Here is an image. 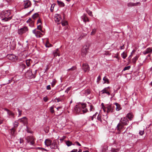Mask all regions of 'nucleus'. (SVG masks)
Masks as SVG:
<instances>
[{"mask_svg": "<svg viewBox=\"0 0 152 152\" xmlns=\"http://www.w3.org/2000/svg\"><path fill=\"white\" fill-rule=\"evenodd\" d=\"M96 29L95 28L93 29L92 31L91 32V35H94L96 33Z\"/></svg>", "mask_w": 152, "mask_h": 152, "instance_id": "40", "label": "nucleus"}, {"mask_svg": "<svg viewBox=\"0 0 152 152\" xmlns=\"http://www.w3.org/2000/svg\"><path fill=\"white\" fill-rule=\"evenodd\" d=\"M71 88V87H68L67 88L66 91H65V92L66 93H68L69 91L70 90Z\"/></svg>", "mask_w": 152, "mask_h": 152, "instance_id": "53", "label": "nucleus"}, {"mask_svg": "<svg viewBox=\"0 0 152 152\" xmlns=\"http://www.w3.org/2000/svg\"><path fill=\"white\" fill-rule=\"evenodd\" d=\"M138 56H136L134 58L132 59V61L135 64L138 58Z\"/></svg>", "mask_w": 152, "mask_h": 152, "instance_id": "28", "label": "nucleus"}, {"mask_svg": "<svg viewBox=\"0 0 152 152\" xmlns=\"http://www.w3.org/2000/svg\"><path fill=\"white\" fill-rule=\"evenodd\" d=\"M56 83V81L55 79H53L51 83V85L52 87H53Z\"/></svg>", "mask_w": 152, "mask_h": 152, "instance_id": "43", "label": "nucleus"}, {"mask_svg": "<svg viewBox=\"0 0 152 152\" xmlns=\"http://www.w3.org/2000/svg\"><path fill=\"white\" fill-rule=\"evenodd\" d=\"M101 80V76L99 75L97 79V83L98 84L99 83V81Z\"/></svg>", "mask_w": 152, "mask_h": 152, "instance_id": "51", "label": "nucleus"}, {"mask_svg": "<svg viewBox=\"0 0 152 152\" xmlns=\"http://www.w3.org/2000/svg\"><path fill=\"white\" fill-rule=\"evenodd\" d=\"M86 12L90 16H93V15L92 14V12L91 11L88 10V9H87L86 10Z\"/></svg>", "mask_w": 152, "mask_h": 152, "instance_id": "32", "label": "nucleus"}, {"mask_svg": "<svg viewBox=\"0 0 152 152\" xmlns=\"http://www.w3.org/2000/svg\"><path fill=\"white\" fill-rule=\"evenodd\" d=\"M93 107L92 105H91L90 106V111H93Z\"/></svg>", "mask_w": 152, "mask_h": 152, "instance_id": "56", "label": "nucleus"}, {"mask_svg": "<svg viewBox=\"0 0 152 152\" xmlns=\"http://www.w3.org/2000/svg\"><path fill=\"white\" fill-rule=\"evenodd\" d=\"M152 51V49L151 48H149L146 49L144 51L143 53L144 55H146L149 53L151 52Z\"/></svg>", "mask_w": 152, "mask_h": 152, "instance_id": "20", "label": "nucleus"}, {"mask_svg": "<svg viewBox=\"0 0 152 152\" xmlns=\"http://www.w3.org/2000/svg\"><path fill=\"white\" fill-rule=\"evenodd\" d=\"M109 88V87L105 88L103 89L100 92V94H107L109 96L110 95V93L109 91L108 88Z\"/></svg>", "mask_w": 152, "mask_h": 152, "instance_id": "13", "label": "nucleus"}, {"mask_svg": "<svg viewBox=\"0 0 152 152\" xmlns=\"http://www.w3.org/2000/svg\"><path fill=\"white\" fill-rule=\"evenodd\" d=\"M46 89L48 90H50L51 89L50 86V85H48L46 87Z\"/></svg>", "mask_w": 152, "mask_h": 152, "instance_id": "59", "label": "nucleus"}, {"mask_svg": "<svg viewBox=\"0 0 152 152\" xmlns=\"http://www.w3.org/2000/svg\"><path fill=\"white\" fill-rule=\"evenodd\" d=\"M11 12L10 10H7L2 11L1 12L0 16L3 21H8L12 19V15L11 14Z\"/></svg>", "mask_w": 152, "mask_h": 152, "instance_id": "3", "label": "nucleus"}, {"mask_svg": "<svg viewBox=\"0 0 152 152\" xmlns=\"http://www.w3.org/2000/svg\"><path fill=\"white\" fill-rule=\"evenodd\" d=\"M131 68V66H128L126 67H125L123 69L122 71H125L126 70H128L130 69Z\"/></svg>", "mask_w": 152, "mask_h": 152, "instance_id": "34", "label": "nucleus"}, {"mask_svg": "<svg viewBox=\"0 0 152 152\" xmlns=\"http://www.w3.org/2000/svg\"><path fill=\"white\" fill-rule=\"evenodd\" d=\"M53 109L54 108L53 106H51L50 107V112L52 113H54V111Z\"/></svg>", "mask_w": 152, "mask_h": 152, "instance_id": "41", "label": "nucleus"}, {"mask_svg": "<svg viewBox=\"0 0 152 152\" xmlns=\"http://www.w3.org/2000/svg\"><path fill=\"white\" fill-rule=\"evenodd\" d=\"M88 50V48L86 46H84L82 50L81 55L84 57L86 55L87 53Z\"/></svg>", "mask_w": 152, "mask_h": 152, "instance_id": "10", "label": "nucleus"}, {"mask_svg": "<svg viewBox=\"0 0 152 152\" xmlns=\"http://www.w3.org/2000/svg\"><path fill=\"white\" fill-rule=\"evenodd\" d=\"M114 104L116 106V110L117 111H119L121 109L120 105L118 103H114Z\"/></svg>", "mask_w": 152, "mask_h": 152, "instance_id": "22", "label": "nucleus"}, {"mask_svg": "<svg viewBox=\"0 0 152 152\" xmlns=\"http://www.w3.org/2000/svg\"><path fill=\"white\" fill-rule=\"evenodd\" d=\"M56 99L57 100V102H64L63 99H62L61 98H56Z\"/></svg>", "mask_w": 152, "mask_h": 152, "instance_id": "38", "label": "nucleus"}, {"mask_svg": "<svg viewBox=\"0 0 152 152\" xmlns=\"http://www.w3.org/2000/svg\"><path fill=\"white\" fill-rule=\"evenodd\" d=\"M96 114H95L93 115L92 117H91V120H93L94 118H95L96 117Z\"/></svg>", "mask_w": 152, "mask_h": 152, "instance_id": "60", "label": "nucleus"}, {"mask_svg": "<svg viewBox=\"0 0 152 152\" xmlns=\"http://www.w3.org/2000/svg\"><path fill=\"white\" fill-rule=\"evenodd\" d=\"M38 13H36L32 15V18L33 19H35L36 18L38 17Z\"/></svg>", "mask_w": 152, "mask_h": 152, "instance_id": "30", "label": "nucleus"}, {"mask_svg": "<svg viewBox=\"0 0 152 152\" xmlns=\"http://www.w3.org/2000/svg\"><path fill=\"white\" fill-rule=\"evenodd\" d=\"M83 17V20L84 22H86L87 21L88 22L89 21L88 18L86 15H84Z\"/></svg>", "mask_w": 152, "mask_h": 152, "instance_id": "27", "label": "nucleus"}, {"mask_svg": "<svg viewBox=\"0 0 152 152\" xmlns=\"http://www.w3.org/2000/svg\"><path fill=\"white\" fill-rule=\"evenodd\" d=\"M37 24L38 25H39V24L41 25L42 24V23L41 20L40 18H39L38 20L37 21Z\"/></svg>", "mask_w": 152, "mask_h": 152, "instance_id": "49", "label": "nucleus"}, {"mask_svg": "<svg viewBox=\"0 0 152 152\" xmlns=\"http://www.w3.org/2000/svg\"><path fill=\"white\" fill-rule=\"evenodd\" d=\"M66 144L68 146H69L73 145L72 142L69 140L66 141Z\"/></svg>", "mask_w": 152, "mask_h": 152, "instance_id": "29", "label": "nucleus"}, {"mask_svg": "<svg viewBox=\"0 0 152 152\" xmlns=\"http://www.w3.org/2000/svg\"><path fill=\"white\" fill-rule=\"evenodd\" d=\"M18 117H20L21 115L22 111L20 110L18 108Z\"/></svg>", "mask_w": 152, "mask_h": 152, "instance_id": "47", "label": "nucleus"}, {"mask_svg": "<svg viewBox=\"0 0 152 152\" xmlns=\"http://www.w3.org/2000/svg\"><path fill=\"white\" fill-rule=\"evenodd\" d=\"M111 151L113 152H117L118 151H119V150L118 149H115V148H112L111 150Z\"/></svg>", "mask_w": 152, "mask_h": 152, "instance_id": "54", "label": "nucleus"}, {"mask_svg": "<svg viewBox=\"0 0 152 152\" xmlns=\"http://www.w3.org/2000/svg\"><path fill=\"white\" fill-rule=\"evenodd\" d=\"M11 130V134L13 136H15V132L16 129L14 128H12V129H10Z\"/></svg>", "mask_w": 152, "mask_h": 152, "instance_id": "23", "label": "nucleus"}, {"mask_svg": "<svg viewBox=\"0 0 152 152\" xmlns=\"http://www.w3.org/2000/svg\"><path fill=\"white\" fill-rule=\"evenodd\" d=\"M45 46L46 47H50L52 46V45L50 44L48 42H46V44L45 45Z\"/></svg>", "mask_w": 152, "mask_h": 152, "instance_id": "42", "label": "nucleus"}, {"mask_svg": "<svg viewBox=\"0 0 152 152\" xmlns=\"http://www.w3.org/2000/svg\"><path fill=\"white\" fill-rule=\"evenodd\" d=\"M76 69V67L75 66H73L71 68L67 70V71L68 72H69L70 70L71 71H73L75 69Z\"/></svg>", "mask_w": 152, "mask_h": 152, "instance_id": "36", "label": "nucleus"}, {"mask_svg": "<svg viewBox=\"0 0 152 152\" xmlns=\"http://www.w3.org/2000/svg\"><path fill=\"white\" fill-rule=\"evenodd\" d=\"M25 76L29 79L34 78L35 77V75L33 74L31 70H28L25 74Z\"/></svg>", "mask_w": 152, "mask_h": 152, "instance_id": "7", "label": "nucleus"}, {"mask_svg": "<svg viewBox=\"0 0 152 152\" xmlns=\"http://www.w3.org/2000/svg\"><path fill=\"white\" fill-rule=\"evenodd\" d=\"M126 117L128 118V119L131 120L133 117V115L132 113H129L127 114Z\"/></svg>", "mask_w": 152, "mask_h": 152, "instance_id": "21", "label": "nucleus"}, {"mask_svg": "<svg viewBox=\"0 0 152 152\" xmlns=\"http://www.w3.org/2000/svg\"><path fill=\"white\" fill-rule=\"evenodd\" d=\"M54 20L56 22H59L61 20V18L59 15L57 14L54 18Z\"/></svg>", "mask_w": 152, "mask_h": 152, "instance_id": "16", "label": "nucleus"}, {"mask_svg": "<svg viewBox=\"0 0 152 152\" xmlns=\"http://www.w3.org/2000/svg\"><path fill=\"white\" fill-rule=\"evenodd\" d=\"M31 5V1L29 0L24 1L22 3V5L25 9L30 7Z\"/></svg>", "mask_w": 152, "mask_h": 152, "instance_id": "4", "label": "nucleus"}, {"mask_svg": "<svg viewBox=\"0 0 152 152\" xmlns=\"http://www.w3.org/2000/svg\"><path fill=\"white\" fill-rule=\"evenodd\" d=\"M129 122V120L127 117H125L121 118L115 129L120 133L121 132V130L124 129V126L128 125Z\"/></svg>", "mask_w": 152, "mask_h": 152, "instance_id": "1", "label": "nucleus"}, {"mask_svg": "<svg viewBox=\"0 0 152 152\" xmlns=\"http://www.w3.org/2000/svg\"><path fill=\"white\" fill-rule=\"evenodd\" d=\"M4 110L7 111V115H9V117L10 118H14V114L13 113L7 108H5Z\"/></svg>", "mask_w": 152, "mask_h": 152, "instance_id": "14", "label": "nucleus"}, {"mask_svg": "<svg viewBox=\"0 0 152 152\" xmlns=\"http://www.w3.org/2000/svg\"><path fill=\"white\" fill-rule=\"evenodd\" d=\"M26 139L28 143H29L30 145H34V138L32 136H28Z\"/></svg>", "mask_w": 152, "mask_h": 152, "instance_id": "5", "label": "nucleus"}, {"mask_svg": "<svg viewBox=\"0 0 152 152\" xmlns=\"http://www.w3.org/2000/svg\"><path fill=\"white\" fill-rule=\"evenodd\" d=\"M50 147L52 149H56L57 148V144L55 141H53V142L51 144Z\"/></svg>", "mask_w": 152, "mask_h": 152, "instance_id": "18", "label": "nucleus"}, {"mask_svg": "<svg viewBox=\"0 0 152 152\" xmlns=\"http://www.w3.org/2000/svg\"><path fill=\"white\" fill-rule=\"evenodd\" d=\"M82 69L84 72H86L89 71V67L88 65L86 64H83V65Z\"/></svg>", "mask_w": 152, "mask_h": 152, "instance_id": "15", "label": "nucleus"}, {"mask_svg": "<svg viewBox=\"0 0 152 152\" xmlns=\"http://www.w3.org/2000/svg\"><path fill=\"white\" fill-rule=\"evenodd\" d=\"M44 101L45 102H47L48 100V99L47 96L43 98Z\"/></svg>", "mask_w": 152, "mask_h": 152, "instance_id": "55", "label": "nucleus"}, {"mask_svg": "<svg viewBox=\"0 0 152 152\" xmlns=\"http://www.w3.org/2000/svg\"><path fill=\"white\" fill-rule=\"evenodd\" d=\"M121 56L122 57L124 58L125 59L126 56L127 55L126 54L124 53V52H123L121 54Z\"/></svg>", "mask_w": 152, "mask_h": 152, "instance_id": "37", "label": "nucleus"}, {"mask_svg": "<svg viewBox=\"0 0 152 152\" xmlns=\"http://www.w3.org/2000/svg\"><path fill=\"white\" fill-rule=\"evenodd\" d=\"M7 57L9 59L13 61H15L17 60V57L13 54L8 55Z\"/></svg>", "mask_w": 152, "mask_h": 152, "instance_id": "11", "label": "nucleus"}, {"mask_svg": "<svg viewBox=\"0 0 152 152\" xmlns=\"http://www.w3.org/2000/svg\"><path fill=\"white\" fill-rule=\"evenodd\" d=\"M41 25L40 24L38 25L37 26V29L39 30L42 32H43V31L42 30V27Z\"/></svg>", "mask_w": 152, "mask_h": 152, "instance_id": "31", "label": "nucleus"}, {"mask_svg": "<svg viewBox=\"0 0 152 152\" xmlns=\"http://www.w3.org/2000/svg\"><path fill=\"white\" fill-rule=\"evenodd\" d=\"M124 48V45L122 46H121L120 47V49L121 50L123 49Z\"/></svg>", "mask_w": 152, "mask_h": 152, "instance_id": "64", "label": "nucleus"}, {"mask_svg": "<svg viewBox=\"0 0 152 152\" xmlns=\"http://www.w3.org/2000/svg\"><path fill=\"white\" fill-rule=\"evenodd\" d=\"M91 93V91L90 90L88 89L85 91V94L86 95L89 94Z\"/></svg>", "mask_w": 152, "mask_h": 152, "instance_id": "44", "label": "nucleus"}, {"mask_svg": "<svg viewBox=\"0 0 152 152\" xmlns=\"http://www.w3.org/2000/svg\"><path fill=\"white\" fill-rule=\"evenodd\" d=\"M20 66L21 68L23 69H24L26 68V65L25 64L23 63H21L20 64Z\"/></svg>", "mask_w": 152, "mask_h": 152, "instance_id": "50", "label": "nucleus"}, {"mask_svg": "<svg viewBox=\"0 0 152 152\" xmlns=\"http://www.w3.org/2000/svg\"><path fill=\"white\" fill-rule=\"evenodd\" d=\"M33 33L35 34L37 37H40L43 35V34L40 31H37V29H34L32 31Z\"/></svg>", "mask_w": 152, "mask_h": 152, "instance_id": "8", "label": "nucleus"}, {"mask_svg": "<svg viewBox=\"0 0 152 152\" xmlns=\"http://www.w3.org/2000/svg\"><path fill=\"white\" fill-rule=\"evenodd\" d=\"M103 80H104V83H109V80L108 79L107 77H106L105 76L103 78Z\"/></svg>", "mask_w": 152, "mask_h": 152, "instance_id": "26", "label": "nucleus"}, {"mask_svg": "<svg viewBox=\"0 0 152 152\" xmlns=\"http://www.w3.org/2000/svg\"><path fill=\"white\" fill-rule=\"evenodd\" d=\"M45 144L47 146H50L52 143V141L51 140L46 139L45 141Z\"/></svg>", "mask_w": 152, "mask_h": 152, "instance_id": "19", "label": "nucleus"}, {"mask_svg": "<svg viewBox=\"0 0 152 152\" xmlns=\"http://www.w3.org/2000/svg\"><path fill=\"white\" fill-rule=\"evenodd\" d=\"M133 2H130L127 4V6L129 7H133Z\"/></svg>", "mask_w": 152, "mask_h": 152, "instance_id": "45", "label": "nucleus"}, {"mask_svg": "<svg viewBox=\"0 0 152 152\" xmlns=\"http://www.w3.org/2000/svg\"><path fill=\"white\" fill-rule=\"evenodd\" d=\"M133 7H135L140 6L141 5V3L140 2H138L135 3H133Z\"/></svg>", "mask_w": 152, "mask_h": 152, "instance_id": "33", "label": "nucleus"}, {"mask_svg": "<svg viewBox=\"0 0 152 152\" xmlns=\"http://www.w3.org/2000/svg\"><path fill=\"white\" fill-rule=\"evenodd\" d=\"M86 104L85 103H80L76 105L74 108V112L78 114L85 113L88 111V109L86 108Z\"/></svg>", "mask_w": 152, "mask_h": 152, "instance_id": "2", "label": "nucleus"}, {"mask_svg": "<svg viewBox=\"0 0 152 152\" xmlns=\"http://www.w3.org/2000/svg\"><path fill=\"white\" fill-rule=\"evenodd\" d=\"M144 133V131H140L139 132V134L140 135H142Z\"/></svg>", "mask_w": 152, "mask_h": 152, "instance_id": "58", "label": "nucleus"}, {"mask_svg": "<svg viewBox=\"0 0 152 152\" xmlns=\"http://www.w3.org/2000/svg\"><path fill=\"white\" fill-rule=\"evenodd\" d=\"M32 62L31 60L30 59L26 60V65L28 66H29Z\"/></svg>", "mask_w": 152, "mask_h": 152, "instance_id": "24", "label": "nucleus"}, {"mask_svg": "<svg viewBox=\"0 0 152 152\" xmlns=\"http://www.w3.org/2000/svg\"><path fill=\"white\" fill-rule=\"evenodd\" d=\"M61 24L63 26H66L67 24V22L66 21H64L62 22Z\"/></svg>", "mask_w": 152, "mask_h": 152, "instance_id": "46", "label": "nucleus"}, {"mask_svg": "<svg viewBox=\"0 0 152 152\" xmlns=\"http://www.w3.org/2000/svg\"><path fill=\"white\" fill-rule=\"evenodd\" d=\"M53 54L54 57L57 56H59L60 54L59 52V49L57 48L56 50H54L53 51Z\"/></svg>", "mask_w": 152, "mask_h": 152, "instance_id": "17", "label": "nucleus"}, {"mask_svg": "<svg viewBox=\"0 0 152 152\" xmlns=\"http://www.w3.org/2000/svg\"><path fill=\"white\" fill-rule=\"evenodd\" d=\"M28 31V27L26 26H24L18 30V33L19 34L21 35L23 34L26 33Z\"/></svg>", "mask_w": 152, "mask_h": 152, "instance_id": "6", "label": "nucleus"}, {"mask_svg": "<svg viewBox=\"0 0 152 152\" xmlns=\"http://www.w3.org/2000/svg\"><path fill=\"white\" fill-rule=\"evenodd\" d=\"M19 121L23 124L24 125L28 123V119L26 117H24L19 119Z\"/></svg>", "mask_w": 152, "mask_h": 152, "instance_id": "12", "label": "nucleus"}, {"mask_svg": "<svg viewBox=\"0 0 152 152\" xmlns=\"http://www.w3.org/2000/svg\"><path fill=\"white\" fill-rule=\"evenodd\" d=\"M62 107L60 106L57 108V109L58 110L60 109H61Z\"/></svg>", "mask_w": 152, "mask_h": 152, "instance_id": "63", "label": "nucleus"}, {"mask_svg": "<svg viewBox=\"0 0 152 152\" xmlns=\"http://www.w3.org/2000/svg\"><path fill=\"white\" fill-rule=\"evenodd\" d=\"M103 109L104 111V112H107V108H105V107H103Z\"/></svg>", "mask_w": 152, "mask_h": 152, "instance_id": "61", "label": "nucleus"}, {"mask_svg": "<svg viewBox=\"0 0 152 152\" xmlns=\"http://www.w3.org/2000/svg\"><path fill=\"white\" fill-rule=\"evenodd\" d=\"M75 145L79 146H81V144L78 142L77 141L75 142L74 144H73V145Z\"/></svg>", "mask_w": 152, "mask_h": 152, "instance_id": "48", "label": "nucleus"}, {"mask_svg": "<svg viewBox=\"0 0 152 152\" xmlns=\"http://www.w3.org/2000/svg\"><path fill=\"white\" fill-rule=\"evenodd\" d=\"M77 151V149H74L71 152H76Z\"/></svg>", "mask_w": 152, "mask_h": 152, "instance_id": "62", "label": "nucleus"}, {"mask_svg": "<svg viewBox=\"0 0 152 152\" xmlns=\"http://www.w3.org/2000/svg\"><path fill=\"white\" fill-rule=\"evenodd\" d=\"M18 123L17 121H15L14 124V128L16 129L18 126Z\"/></svg>", "mask_w": 152, "mask_h": 152, "instance_id": "35", "label": "nucleus"}, {"mask_svg": "<svg viewBox=\"0 0 152 152\" xmlns=\"http://www.w3.org/2000/svg\"><path fill=\"white\" fill-rule=\"evenodd\" d=\"M107 149V147L106 146H104L103 148L102 151H106Z\"/></svg>", "mask_w": 152, "mask_h": 152, "instance_id": "57", "label": "nucleus"}, {"mask_svg": "<svg viewBox=\"0 0 152 152\" xmlns=\"http://www.w3.org/2000/svg\"><path fill=\"white\" fill-rule=\"evenodd\" d=\"M114 106L113 105L107 104L105 105V108H107V112L112 113L113 111Z\"/></svg>", "mask_w": 152, "mask_h": 152, "instance_id": "9", "label": "nucleus"}, {"mask_svg": "<svg viewBox=\"0 0 152 152\" xmlns=\"http://www.w3.org/2000/svg\"><path fill=\"white\" fill-rule=\"evenodd\" d=\"M24 141L23 140V138H20V141L19 142L20 144L22 145H23L24 143Z\"/></svg>", "mask_w": 152, "mask_h": 152, "instance_id": "39", "label": "nucleus"}, {"mask_svg": "<svg viewBox=\"0 0 152 152\" xmlns=\"http://www.w3.org/2000/svg\"><path fill=\"white\" fill-rule=\"evenodd\" d=\"M57 2L58 4L60 6L63 7L64 6V3L61 1L58 0Z\"/></svg>", "mask_w": 152, "mask_h": 152, "instance_id": "25", "label": "nucleus"}, {"mask_svg": "<svg viewBox=\"0 0 152 152\" xmlns=\"http://www.w3.org/2000/svg\"><path fill=\"white\" fill-rule=\"evenodd\" d=\"M97 119L99 121H102L101 116L100 115H98V116L97 117Z\"/></svg>", "mask_w": 152, "mask_h": 152, "instance_id": "52", "label": "nucleus"}]
</instances>
